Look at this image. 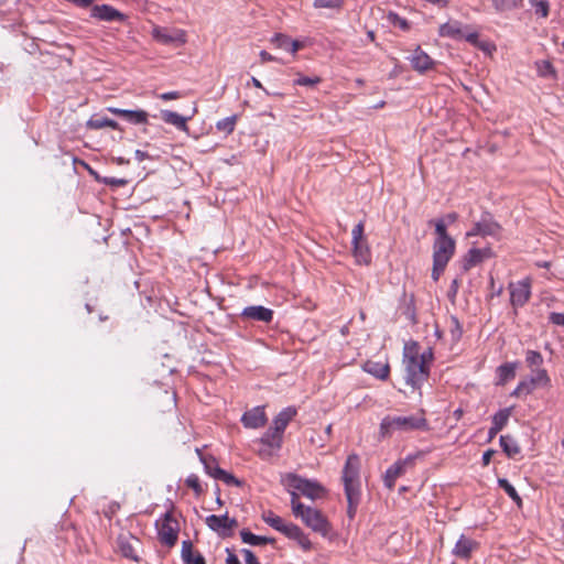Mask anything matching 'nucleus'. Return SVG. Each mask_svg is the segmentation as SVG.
I'll list each match as a JSON object with an SVG mask.
<instances>
[{
	"label": "nucleus",
	"mask_w": 564,
	"mask_h": 564,
	"mask_svg": "<svg viewBox=\"0 0 564 564\" xmlns=\"http://www.w3.org/2000/svg\"><path fill=\"white\" fill-rule=\"evenodd\" d=\"M467 237L481 236L479 221L475 223L473 228L466 234Z\"/></svg>",
	"instance_id": "obj_56"
},
{
	"label": "nucleus",
	"mask_w": 564,
	"mask_h": 564,
	"mask_svg": "<svg viewBox=\"0 0 564 564\" xmlns=\"http://www.w3.org/2000/svg\"><path fill=\"white\" fill-rule=\"evenodd\" d=\"M216 479L224 481L228 486L240 487L242 481L236 478L232 474L226 471L225 469L216 470Z\"/></svg>",
	"instance_id": "obj_38"
},
{
	"label": "nucleus",
	"mask_w": 564,
	"mask_h": 564,
	"mask_svg": "<svg viewBox=\"0 0 564 564\" xmlns=\"http://www.w3.org/2000/svg\"><path fill=\"white\" fill-rule=\"evenodd\" d=\"M112 113L131 124H144L148 122V112L129 108H108Z\"/></svg>",
	"instance_id": "obj_21"
},
{
	"label": "nucleus",
	"mask_w": 564,
	"mask_h": 564,
	"mask_svg": "<svg viewBox=\"0 0 564 564\" xmlns=\"http://www.w3.org/2000/svg\"><path fill=\"white\" fill-rule=\"evenodd\" d=\"M308 45L307 40H291L284 35V50L295 54L297 51L303 50Z\"/></svg>",
	"instance_id": "obj_40"
},
{
	"label": "nucleus",
	"mask_w": 564,
	"mask_h": 564,
	"mask_svg": "<svg viewBox=\"0 0 564 564\" xmlns=\"http://www.w3.org/2000/svg\"><path fill=\"white\" fill-rule=\"evenodd\" d=\"M416 430H429L427 420L424 412L417 415L409 416H386L380 423V434L382 437L390 436L395 431L410 432Z\"/></svg>",
	"instance_id": "obj_6"
},
{
	"label": "nucleus",
	"mask_w": 564,
	"mask_h": 564,
	"mask_svg": "<svg viewBox=\"0 0 564 564\" xmlns=\"http://www.w3.org/2000/svg\"><path fill=\"white\" fill-rule=\"evenodd\" d=\"M447 220L449 223H455L458 218V215L456 213H449L447 216H446Z\"/></svg>",
	"instance_id": "obj_62"
},
{
	"label": "nucleus",
	"mask_w": 564,
	"mask_h": 564,
	"mask_svg": "<svg viewBox=\"0 0 564 564\" xmlns=\"http://www.w3.org/2000/svg\"><path fill=\"white\" fill-rule=\"evenodd\" d=\"M438 33L443 37H451L455 40L463 39L464 36L462 23L458 21L442 24L440 26Z\"/></svg>",
	"instance_id": "obj_29"
},
{
	"label": "nucleus",
	"mask_w": 564,
	"mask_h": 564,
	"mask_svg": "<svg viewBox=\"0 0 564 564\" xmlns=\"http://www.w3.org/2000/svg\"><path fill=\"white\" fill-rule=\"evenodd\" d=\"M152 37L164 45L176 44L184 45L187 41L186 32L182 29H167L155 25L152 29Z\"/></svg>",
	"instance_id": "obj_12"
},
{
	"label": "nucleus",
	"mask_w": 564,
	"mask_h": 564,
	"mask_svg": "<svg viewBox=\"0 0 564 564\" xmlns=\"http://www.w3.org/2000/svg\"><path fill=\"white\" fill-rule=\"evenodd\" d=\"M241 541L246 544L250 545H264L275 543L276 540L274 538L265 536V535H256L250 532L248 529H242L240 531Z\"/></svg>",
	"instance_id": "obj_26"
},
{
	"label": "nucleus",
	"mask_w": 564,
	"mask_h": 564,
	"mask_svg": "<svg viewBox=\"0 0 564 564\" xmlns=\"http://www.w3.org/2000/svg\"><path fill=\"white\" fill-rule=\"evenodd\" d=\"M494 454H495L494 449H488L484 453V455H482V465L484 466H488L490 464Z\"/></svg>",
	"instance_id": "obj_57"
},
{
	"label": "nucleus",
	"mask_w": 564,
	"mask_h": 564,
	"mask_svg": "<svg viewBox=\"0 0 564 564\" xmlns=\"http://www.w3.org/2000/svg\"><path fill=\"white\" fill-rule=\"evenodd\" d=\"M550 322L554 325L564 326V313H551Z\"/></svg>",
	"instance_id": "obj_51"
},
{
	"label": "nucleus",
	"mask_w": 564,
	"mask_h": 564,
	"mask_svg": "<svg viewBox=\"0 0 564 564\" xmlns=\"http://www.w3.org/2000/svg\"><path fill=\"white\" fill-rule=\"evenodd\" d=\"M536 69L540 76H553L555 74L554 67L549 61L536 62Z\"/></svg>",
	"instance_id": "obj_48"
},
{
	"label": "nucleus",
	"mask_w": 564,
	"mask_h": 564,
	"mask_svg": "<svg viewBox=\"0 0 564 564\" xmlns=\"http://www.w3.org/2000/svg\"><path fill=\"white\" fill-rule=\"evenodd\" d=\"M265 523L275 529L276 531L282 532V518L275 516L272 511H265L262 516Z\"/></svg>",
	"instance_id": "obj_43"
},
{
	"label": "nucleus",
	"mask_w": 564,
	"mask_h": 564,
	"mask_svg": "<svg viewBox=\"0 0 564 564\" xmlns=\"http://www.w3.org/2000/svg\"><path fill=\"white\" fill-rule=\"evenodd\" d=\"M282 447V412L278 413L272 425L258 441L257 453L263 460H273L280 457Z\"/></svg>",
	"instance_id": "obj_4"
},
{
	"label": "nucleus",
	"mask_w": 564,
	"mask_h": 564,
	"mask_svg": "<svg viewBox=\"0 0 564 564\" xmlns=\"http://www.w3.org/2000/svg\"><path fill=\"white\" fill-rule=\"evenodd\" d=\"M361 460L360 457L352 453L347 456L344 464L340 480L344 486V494L347 500V517L354 520L361 502V479H360Z\"/></svg>",
	"instance_id": "obj_2"
},
{
	"label": "nucleus",
	"mask_w": 564,
	"mask_h": 564,
	"mask_svg": "<svg viewBox=\"0 0 564 564\" xmlns=\"http://www.w3.org/2000/svg\"><path fill=\"white\" fill-rule=\"evenodd\" d=\"M409 59L412 68L419 73L433 69L435 65V62L420 46H416Z\"/></svg>",
	"instance_id": "obj_19"
},
{
	"label": "nucleus",
	"mask_w": 564,
	"mask_h": 564,
	"mask_svg": "<svg viewBox=\"0 0 564 564\" xmlns=\"http://www.w3.org/2000/svg\"><path fill=\"white\" fill-rule=\"evenodd\" d=\"M543 362H544V359H543V356L541 355V352H539L536 350H531V349L527 350L525 364L530 370L544 369Z\"/></svg>",
	"instance_id": "obj_32"
},
{
	"label": "nucleus",
	"mask_w": 564,
	"mask_h": 564,
	"mask_svg": "<svg viewBox=\"0 0 564 564\" xmlns=\"http://www.w3.org/2000/svg\"><path fill=\"white\" fill-rule=\"evenodd\" d=\"M134 156H135V160L139 162H142V161L149 159V154L141 150H135Z\"/></svg>",
	"instance_id": "obj_58"
},
{
	"label": "nucleus",
	"mask_w": 564,
	"mask_h": 564,
	"mask_svg": "<svg viewBox=\"0 0 564 564\" xmlns=\"http://www.w3.org/2000/svg\"><path fill=\"white\" fill-rule=\"evenodd\" d=\"M227 557H226V564H241L238 556L230 551L229 549H226Z\"/></svg>",
	"instance_id": "obj_53"
},
{
	"label": "nucleus",
	"mask_w": 564,
	"mask_h": 564,
	"mask_svg": "<svg viewBox=\"0 0 564 564\" xmlns=\"http://www.w3.org/2000/svg\"><path fill=\"white\" fill-rule=\"evenodd\" d=\"M494 257L491 248H471L464 257L463 269L470 270L473 267L481 263L482 261Z\"/></svg>",
	"instance_id": "obj_18"
},
{
	"label": "nucleus",
	"mask_w": 564,
	"mask_h": 564,
	"mask_svg": "<svg viewBox=\"0 0 564 564\" xmlns=\"http://www.w3.org/2000/svg\"><path fill=\"white\" fill-rule=\"evenodd\" d=\"M365 225L358 223L351 230L352 252L357 262L360 264H369L371 261V252L364 235Z\"/></svg>",
	"instance_id": "obj_9"
},
{
	"label": "nucleus",
	"mask_w": 564,
	"mask_h": 564,
	"mask_svg": "<svg viewBox=\"0 0 564 564\" xmlns=\"http://www.w3.org/2000/svg\"><path fill=\"white\" fill-rule=\"evenodd\" d=\"M195 113L196 108H194L189 115H180L175 111L163 109L161 111V118L165 123L173 126L175 129L180 131L186 132L188 130L187 121L191 120Z\"/></svg>",
	"instance_id": "obj_15"
},
{
	"label": "nucleus",
	"mask_w": 564,
	"mask_h": 564,
	"mask_svg": "<svg viewBox=\"0 0 564 564\" xmlns=\"http://www.w3.org/2000/svg\"><path fill=\"white\" fill-rule=\"evenodd\" d=\"M91 18L100 21H124L126 15L109 4H97L91 8Z\"/></svg>",
	"instance_id": "obj_16"
},
{
	"label": "nucleus",
	"mask_w": 564,
	"mask_h": 564,
	"mask_svg": "<svg viewBox=\"0 0 564 564\" xmlns=\"http://www.w3.org/2000/svg\"><path fill=\"white\" fill-rule=\"evenodd\" d=\"M296 415V409L293 406L284 409V427L288 422L291 421Z\"/></svg>",
	"instance_id": "obj_52"
},
{
	"label": "nucleus",
	"mask_w": 564,
	"mask_h": 564,
	"mask_svg": "<svg viewBox=\"0 0 564 564\" xmlns=\"http://www.w3.org/2000/svg\"><path fill=\"white\" fill-rule=\"evenodd\" d=\"M435 232L437 235L435 241H448L454 240L448 234L446 229V225L443 219H438L435 223Z\"/></svg>",
	"instance_id": "obj_45"
},
{
	"label": "nucleus",
	"mask_w": 564,
	"mask_h": 564,
	"mask_svg": "<svg viewBox=\"0 0 564 564\" xmlns=\"http://www.w3.org/2000/svg\"><path fill=\"white\" fill-rule=\"evenodd\" d=\"M433 354L431 350L420 352V345L410 341L403 348V365L405 368V382L413 390H420L430 376V364Z\"/></svg>",
	"instance_id": "obj_1"
},
{
	"label": "nucleus",
	"mask_w": 564,
	"mask_h": 564,
	"mask_svg": "<svg viewBox=\"0 0 564 564\" xmlns=\"http://www.w3.org/2000/svg\"><path fill=\"white\" fill-rule=\"evenodd\" d=\"M225 523H226L225 530H231L235 527H237V524H238V522L235 518L230 519L228 516H227V521Z\"/></svg>",
	"instance_id": "obj_59"
},
{
	"label": "nucleus",
	"mask_w": 564,
	"mask_h": 564,
	"mask_svg": "<svg viewBox=\"0 0 564 564\" xmlns=\"http://www.w3.org/2000/svg\"><path fill=\"white\" fill-rule=\"evenodd\" d=\"M517 362H506L497 368L498 384L505 386L516 378Z\"/></svg>",
	"instance_id": "obj_28"
},
{
	"label": "nucleus",
	"mask_w": 564,
	"mask_h": 564,
	"mask_svg": "<svg viewBox=\"0 0 564 564\" xmlns=\"http://www.w3.org/2000/svg\"><path fill=\"white\" fill-rule=\"evenodd\" d=\"M241 422L247 429H259L267 422V416L263 406H256L243 413Z\"/></svg>",
	"instance_id": "obj_20"
},
{
	"label": "nucleus",
	"mask_w": 564,
	"mask_h": 564,
	"mask_svg": "<svg viewBox=\"0 0 564 564\" xmlns=\"http://www.w3.org/2000/svg\"><path fill=\"white\" fill-rule=\"evenodd\" d=\"M286 490L291 496V509L293 502L303 503L301 497L311 501L324 500L328 497V489L315 479H307L295 474H288L284 477Z\"/></svg>",
	"instance_id": "obj_3"
},
{
	"label": "nucleus",
	"mask_w": 564,
	"mask_h": 564,
	"mask_svg": "<svg viewBox=\"0 0 564 564\" xmlns=\"http://www.w3.org/2000/svg\"><path fill=\"white\" fill-rule=\"evenodd\" d=\"M417 456H419V454L409 455V456H406L403 459H399L398 463L401 464V466L406 470L409 467H413L414 466V462H415Z\"/></svg>",
	"instance_id": "obj_50"
},
{
	"label": "nucleus",
	"mask_w": 564,
	"mask_h": 564,
	"mask_svg": "<svg viewBox=\"0 0 564 564\" xmlns=\"http://www.w3.org/2000/svg\"><path fill=\"white\" fill-rule=\"evenodd\" d=\"M236 121H237V116L236 115L226 117V118L220 119V120L217 121L216 129L219 132L225 133L226 135L230 134L234 131V129H235Z\"/></svg>",
	"instance_id": "obj_35"
},
{
	"label": "nucleus",
	"mask_w": 564,
	"mask_h": 564,
	"mask_svg": "<svg viewBox=\"0 0 564 564\" xmlns=\"http://www.w3.org/2000/svg\"><path fill=\"white\" fill-rule=\"evenodd\" d=\"M498 485L506 494L517 503L518 507L522 506V499L517 492L516 488L505 478L498 480Z\"/></svg>",
	"instance_id": "obj_33"
},
{
	"label": "nucleus",
	"mask_w": 564,
	"mask_h": 564,
	"mask_svg": "<svg viewBox=\"0 0 564 564\" xmlns=\"http://www.w3.org/2000/svg\"><path fill=\"white\" fill-rule=\"evenodd\" d=\"M133 542L139 543V540L134 536L120 535L118 538V547L122 556L134 562H138L139 556L135 552Z\"/></svg>",
	"instance_id": "obj_23"
},
{
	"label": "nucleus",
	"mask_w": 564,
	"mask_h": 564,
	"mask_svg": "<svg viewBox=\"0 0 564 564\" xmlns=\"http://www.w3.org/2000/svg\"><path fill=\"white\" fill-rule=\"evenodd\" d=\"M86 127L91 130H99L104 128H111L113 130H121L119 123L105 116L94 115L86 123Z\"/></svg>",
	"instance_id": "obj_25"
},
{
	"label": "nucleus",
	"mask_w": 564,
	"mask_h": 564,
	"mask_svg": "<svg viewBox=\"0 0 564 564\" xmlns=\"http://www.w3.org/2000/svg\"><path fill=\"white\" fill-rule=\"evenodd\" d=\"M241 317L251 321L269 323L272 321L273 312L262 305L247 306L241 312Z\"/></svg>",
	"instance_id": "obj_22"
},
{
	"label": "nucleus",
	"mask_w": 564,
	"mask_h": 564,
	"mask_svg": "<svg viewBox=\"0 0 564 564\" xmlns=\"http://www.w3.org/2000/svg\"><path fill=\"white\" fill-rule=\"evenodd\" d=\"M200 462L203 463L204 465V469L205 471L212 476L213 478L216 479V470L217 469H221L219 466H218V463L217 460L213 457V456H203L200 455Z\"/></svg>",
	"instance_id": "obj_39"
},
{
	"label": "nucleus",
	"mask_w": 564,
	"mask_h": 564,
	"mask_svg": "<svg viewBox=\"0 0 564 564\" xmlns=\"http://www.w3.org/2000/svg\"><path fill=\"white\" fill-rule=\"evenodd\" d=\"M293 516L300 519L308 529L327 538L333 532V525L319 510L304 503L293 502Z\"/></svg>",
	"instance_id": "obj_5"
},
{
	"label": "nucleus",
	"mask_w": 564,
	"mask_h": 564,
	"mask_svg": "<svg viewBox=\"0 0 564 564\" xmlns=\"http://www.w3.org/2000/svg\"><path fill=\"white\" fill-rule=\"evenodd\" d=\"M158 535L162 544L172 547L177 542L178 522L171 512H166L161 521H156Z\"/></svg>",
	"instance_id": "obj_10"
},
{
	"label": "nucleus",
	"mask_w": 564,
	"mask_h": 564,
	"mask_svg": "<svg viewBox=\"0 0 564 564\" xmlns=\"http://www.w3.org/2000/svg\"><path fill=\"white\" fill-rule=\"evenodd\" d=\"M185 484L187 487L193 489V491L195 492V495L197 497L202 495L203 487H202L199 478L196 474L188 475L187 478L185 479Z\"/></svg>",
	"instance_id": "obj_47"
},
{
	"label": "nucleus",
	"mask_w": 564,
	"mask_h": 564,
	"mask_svg": "<svg viewBox=\"0 0 564 564\" xmlns=\"http://www.w3.org/2000/svg\"><path fill=\"white\" fill-rule=\"evenodd\" d=\"M536 265H538L539 268H545V269H549V268H550V265H551V263H550L549 261H539V262H536Z\"/></svg>",
	"instance_id": "obj_63"
},
{
	"label": "nucleus",
	"mask_w": 564,
	"mask_h": 564,
	"mask_svg": "<svg viewBox=\"0 0 564 564\" xmlns=\"http://www.w3.org/2000/svg\"><path fill=\"white\" fill-rule=\"evenodd\" d=\"M260 57L263 62L273 59V57L265 51L260 52Z\"/></svg>",
	"instance_id": "obj_61"
},
{
	"label": "nucleus",
	"mask_w": 564,
	"mask_h": 564,
	"mask_svg": "<svg viewBox=\"0 0 564 564\" xmlns=\"http://www.w3.org/2000/svg\"><path fill=\"white\" fill-rule=\"evenodd\" d=\"M538 388H551V377L546 369L531 370V376L519 381L511 397L525 398Z\"/></svg>",
	"instance_id": "obj_7"
},
{
	"label": "nucleus",
	"mask_w": 564,
	"mask_h": 564,
	"mask_svg": "<svg viewBox=\"0 0 564 564\" xmlns=\"http://www.w3.org/2000/svg\"><path fill=\"white\" fill-rule=\"evenodd\" d=\"M531 286L532 280L530 278L509 283L510 303L513 308L522 307L529 302L531 297Z\"/></svg>",
	"instance_id": "obj_11"
},
{
	"label": "nucleus",
	"mask_w": 564,
	"mask_h": 564,
	"mask_svg": "<svg viewBox=\"0 0 564 564\" xmlns=\"http://www.w3.org/2000/svg\"><path fill=\"white\" fill-rule=\"evenodd\" d=\"M284 536L293 540L305 552L312 550V542L308 535L294 523H284Z\"/></svg>",
	"instance_id": "obj_14"
},
{
	"label": "nucleus",
	"mask_w": 564,
	"mask_h": 564,
	"mask_svg": "<svg viewBox=\"0 0 564 564\" xmlns=\"http://www.w3.org/2000/svg\"><path fill=\"white\" fill-rule=\"evenodd\" d=\"M468 43L470 44H474V45H477L478 43V33L477 32H470V33H467L465 34L464 33V36H463Z\"/></svg>",
	"instance_id": "obj_54"
},
{
	"label": "nucleus",
	"mask_w": 564,
	"mask_h": 564,
	"mask_svg": "<svg viewBox=\"0 0 564 564\" xmlns=\"http://www.w3.org/2000/svg\"><path fill=\"white\" fill-rule=\"evenodd\" d=\"M491 2L497 12L511 11L521 7V1L518 0H491Z\"/></svg>",
	"instance_id": "obj_36"
},
{
	"label": "nucleus",
	"mask_w": 564,
	"mask_h": 564,
	"mask_svg": "<svg viewBox=\"0 0 564 564\" xmlns=\"http://www.w3.org/2000/svg\"><path fill=\"white\" fill-rule=\"evenodd\" d=\"M510 416H511V408H506V409L499 410L492 416V426H495L501 431L507 425Z\"/></svg>",
	"instance_id": "obj_34"
},
{
	"label": "nucleus",
	"mask_w": 564,
	"mask_h": 564,
	"mask_svg": "<svg viewBox=\"0 0 564 564\" xmlns=\"http://www.w3.org/2000/svg\"><path fill=\"white\" fill-rule=\"evenodd\" d=\"M531 6L534 8L535 13L542 18H546L550 12V3L547 0H530Z\"/></svg>",
	"instance_id": "obj_44"
},
{
	"label": "nucleus",
	"mask_w": 564,
	"mask_h": 564,
	"mask_svg": "<svg viewBox=\"0 0 564 564\" xmlns=\"http://www.w3.org/2000/svg\"><path fill=\"white\" fill-rule=\"evenodd\" d=\"M405 473V469L401 466V464L398 463V460L390 466L383 476V482L384 486L392 490L395 485V480L401 477Z\"/></svg>",
	"instance_id": "obj_30"
},
{
	"label": "nucleus",
	"mask_w": 564,
	"mask_h": 564,
	"mask_svg": "<svg viewBox=\"0 0 564 564\" xmlns=\"http://www.w3.org/2000/svg\"><path fill=\"white\" fill-rule=\"evenodd\" d=\"M479 546L480 543L478 541L462 534L455 543L452 554L459 560L469 561Z\"/></svg>",
	"instance_id": "obj_13"
},
{
	"label": "nucleus",
	"mask_w": 564,
	"mask_h": 564,
	"mask_svg": "<svg viewBox=\"0 0 564 564\" xmlns=\"http://www.w3.org/2000/svg\"><path fill=\"white\" fill-rule=\"evenodd\" d=\"M178 97H180L178 91H170V93L160 95V98L162 101H170V100L176 99Z\"/></svg>",
	"instance_id": "obj_55"
},
{
	"label": "nucleus",
	"mask_w": 564,
	"mask_h": 564,
	"mask_svg": "<svg viewBox=\"0 0 564 564\" xmlns=\"http://www.w3.org/2000/svg\"><path fill=\"white\" fill-rule=\"evenodd\" d=\"M388 21L394 26L399 28L402 31H409L410 30V23L406 19L400 17L399 14L394 12H390L388 14Z\"/></svg>",
	"instance_id": "obj_42"
},
{
	"label": "nucleus",
	"mask_w": 564,
	"mask_h": 564,
	"mask_svg": "<svg viewBox=\"0 0 564 564\" xmlns=\"http://www.w3.org/2000/svg\"><path fill=\"white\" fill-rule=\"evenodd\" d=\"M345 0H314L313 6L316 9L340 10Z\"/></svg>",
	"instance_id": "obj_41"
},
{
	"label": "nucleus",
	"mask_w": 564,
	"mask_h": 564,
	"mask_svg": "<svg viewBox=\"0 0 564 564\" xmlns=\"http://www.w3.org/2000/svg\"><path fill=\"white\" fill-rule=\"evenodd\" d=\"M181 557L185 564H206L204 556L193 551V543L189 540L182 542Z\"/></svg>",
	"instance_id": "obj_24"
},
{
	"label": "nucleus",
	"mask_w": 564,
	"mask_h": 564,
	"mask_svg": "<svg viewBox=\"0 0 564 564\" xmlns=\"http://www.w3.org/2000/svg\"><path fill=\"white\" fill-rule=\"evenodd\" d=\"M500 432L499 429L491 425L488 432L489 441H491L498 433Z\"/></svg>",
	"instance_id": "obj_60"
},
{
	"label": "nucleus",
	"mask_w": 564,
	"mask_h": 564,
	"mask_svg": "<svg viewBox=\"0 0 564 564\" xmlns=\"http://www.w3.org/2000/svg\"><path fill=\"white\" fill-rule=\"evenodd\" d=\"M451 289H452L453 293L456 294V292L458 290V281L457 280L453 281Z\"/></svg>",
	"instance_id": "obj_64"
},
{
	"label": "nucleus",
	"mask_w": 564,
	"mask_h": 564,
	"mask_svg": "<svg viewBox=\"0 0 564 564\" xmlns=\"http://www.w3.org/2000/svg\"><path fill=\"white\" fill-rule=\"evenodd\" d=\"M500 445L509 458H514L520 454L521 449L518 442L510 435L500 436Z\"/></svg>",
	"instance_id": "obj_31"
},
{
	"label": "nucleus",
	"mask_w": 564,
	"mask_h": 564,
	"mask_svg": "<svg viewBox=\"0 0 564 564\" xmlns=\"http://www.w3.org/2000/svg\"><path fill=\"white\" fill-rule=\"evenodd\" d=\"M481 237H499L501 234V226L494 220L490 216H485L479 220Z\"/></svg>",
	"instance_id": "obj_27"
},
{
	"label": "nucleus",
	"mask_w": 564,
	"mask_h": 564,
	"mask_svg": "<svg viewBox=\"0 0 564 564\" xmlns=\"http://www.w3.org/2000/svg\"><path fill=\"white\" fill-rule=\"evenodd\" d=\"M294 85H301L306 87H313L321 83V78L318 76H304L299 74L297 77L293 80Z\"/></svg>",
	"instance_id": "obj_46"
},
{
	"label": "nucleus",
	"mask_w": 564,
	"mask_h": 564,
	"mask_svg": "<svg viewBox=\"0 0 564 564\" xmlns=\"http://www.w3.org/2000/svg\"><path fill=\"white\" fill-rule=\"evenodd\" d=\"M456 243L455 240L448 241H434L433 243V269L432 279L438 281L441 274L444 272L447 263L455 254Z\"/></svg>",
	"instance_id": "obj_8"
},
{
	"label": "nucleus",
	"mask_w": 564,
	"mask_h": 564,
	"mask_svg": "<svg viewBox=\"0 0 564 564\" xmlns=\"http://www.w3.org/2000/svg\"><path fill=\"white\" fill-rule=\"evenodd\" d=\"M362 370L382 381L390 376V365L387 358L384 360L369 359L362 365Z\"/></svg>",
	"instance_id": "obj_17"
},
{
	"label": "nucleus",
	"mask_w": 564,
	"mask_h": 564,
	"mask_svg": "<svg viewBox=\"0 0 564 564\" xmlns=\"http://www.w3.org/2000/svg\"><path fill=\"white\" fill-rule=\"evenodd\" d=\"M241 553L245 556L246 564H260L257 556L249 549H242Z\"/></svg>",
	"instance_id": "obj_49"
},
{
	"label": "nucleus",
	"mask_w": 564,
	"mask_h": 564,
	"mask_svg": "<svg viewBox=\"0 0 564 564\" xmlns=\"http://www.w3.org/2000/svg\"><path fill=\"white\" fill-rule=\"evenodd\" d=\"M227 521V513L223 516L210 514L206 518L207 527L213 531L225 530V522Z\"/></svg>",
	"instance_id": "obj_37"
}]
</instances>
